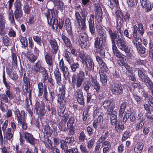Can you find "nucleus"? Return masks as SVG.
I'll return each mask as SVG.
<instances>
[{
    "mask_svg": "<svg viewBox=\"0 0 153 153\" xmlns=\"http://www.w3.org/2000/svg\"><path fill=\"white\" fill-rule=\"evenodd\" d=\"M98 33L100 35V37L95 38L94 47L95 49L102 47L103 40H105L106 38V35L105 31L103 29L101 25L99 23H97L96 25Z\"/></svg>",
    "mask_w": 153,
    "mask_h": 153,
    "instance_id": "nucleus-1",
    "label": "nucleus"
},
{
    "mask_svg": "<svg viewBox=\"0 0 153 153\" xmlns=\"http://www.w3.org/2000/svg\"><path fill=\"white\" fill-rule=\"evenodd\" d=\"M80 57L83 64L85 65V75H90V71L94 70V65L92 58L89 55L85 56L84 53H80Z\"/></svg>",
    "mask_w": 153,
    "mask_h": 153,
    "instance_id": "nucleus-2",
    "label": "nucleus"
},
{
    "mask_svg": "<svg viewBox=\"0 0 153 153\" xmlns=\"http://www.w3.org/2000/svg\"><path fill=\"white\" fill-rule=\"evenodd\" d=\"M82 14V18L78 12L76 11L75 13V18L80 27L84 30L86 29V27L85 25L86 17L88 14V11L85 9L81 10L80 12Z\"/></svg>",
    "mask_w": 153,
    "mask_h": 153,
    "instance_id": "nucleus-3",
    "label": "nucleus"
},
{
    "mask_svg": "<svg viewBox=\"0 0 153 153\" xmlns=\"http://www.w3.org/2000/svg\"><path fill=\"white\" fill-rule=\"evenodd\" d=\"M116 44L120 49L123 51L128 50V47L126 44L125 39L120 32V34L118 35L117 39L115 40Z\"/></svg>",
    "mask_w": 153,
    "mask_h": 153,
    "instance_id": "nucleus-4",
    "label": "nucleus"
},
{
    "mask_svg": "<svg viewBox=\"0 0 153 153\" xmlns=\"http://www.w3.org/2000/svg\"><path fill=\"white\" fill-rule=\"evenodd\" d=\"M103 107L107 110L108 114H111L114 108L115 104L112 99H108L104 101L102 104Z\"/></svg>",
    "mask_w": 153,
    "mask_h": 153,
    "instance_id": "nucleus-5",
    "label": "nucleus"
},
{
    "mask_svg": "<svg viewBox=\"0 0 153 153\" xmlns=\"http://www.w3.org/2000/svg\"><path fill=\"white\" fill-rule=\"evenodd\" d=\"M47 18L48 22L49 25L52 24V21L57 16V11L53 9L47 10L44 13Z\"/></svg>",
    "mask_w": 153,
    "mask_h": 153,
    "instance_id": "nucleus-6",
    "label": "nucleus"
},
{
    "mask_svg": "<svg viewBox=\"0 0 153 153\" xmlns=\"http://www.w3.org/2000/svg\"><path fill=\"white\" fill-rule=\"evenodd\" d=\"M34 108L39 115L43 116L45 115L46 111L45 110V104L44 102H36Z\"/></svg>",
    "mask_w": 153,
    "mask_h": 153,
    "instance_id": "nucleus-7",
    "label": "nucleus"
},
{
    "mask_svg": "<svg viewBox=\"0 0 153 153\" xmlns=\"http://www.w3.org/2000/svg\"><path fill=\"white\" fill-rule=\"evenodd\" d=\"M94 11L95 12V17L98 22L102 21V9L98 3H96L94 4Z\"/></svg>",
    "mask_w": 153,
    "mask_h": 153,
    "instance_id": "nucleus-8",
    "label": "nucleus"
},
{
    "mask_svg": "<svg viewBox=\"0 0 153 153\" xmlns=\"http://www.w3.org/2000/svg\"><path fill=\"white\" fill-rule=\"evenodd\" d=\"M39 89V96H41L43 93V97L46 101H48L49 99L48 97V92L46 86L44 87L43 82H40L38 84Z\"/></svg>",
    "mask_w": 153,
    "mask_h": 153,
    "instance_id": "nucleus-9",
    "label": "nucleus"
},
{
    "mask_svg": "<svg viewBox=\"0 0 153 153\" xmlns=\"http://www.w3.org/2000/svg\"><path fill=\"white\" fill-rule=\"evenodd\" d=\"M124 88L123 86L121 84H115L111 86V90L114 94L119 96L123 93Z\"/></svg>",
    "mask_w": 153,
    "mask_h": 153,
    "instance_id": "nucleus-10",
    "label": "nucleus"
},
{
    "mask_svg": "<svg viewBox=\"0 0 153 153\" xmlns=\"http://www.w3.org/2000/svg\"><path fill=\"white\" fill-rule=\"evenodd\" d=\"M88 42V36L85 33L80 34L79 40V43L82 48H85Z\"/></svg>",
    "mask_w": 153,
    "mask_h": 153,
    "instance_id": "nucleus-11",
    "label": "nucleus"
},
{
    "mask_svg": "<svg viewBox=\"0 0 153 153\" xmlns=\"http://www.w3.org/2000/svg\"><path fill=\"white\" fill-rule=\"evenodd\" d=\"M64 22V21L62 19H59V20H58L55 17L52 21V24L50 25L52 26V27L53 30H56L58 27H59V29H61L62 28Z\"/></svg>",
    "mask_w": 153,
    "mask_h": 153,
    "instance_id": "nucleus-12",
    "label": "nucleus"
},
{
    "mask_svg": "<svg viewBox=\"0 0 153 153\" xmlns=\"http://www.w3.org/2000/svg\"><path fill=\"white\" fill-rule=\"evenodd\" d=\"M13 111L18 122L25 119V112L24 111L22 110L20 111L17 107L16 106Z\"/></svg>",
    "mask_w": 153,
    "mask_h": 153,
    "instance_id": "nucleus-13",
    "label": "nucleus"
},
{
    "mask_svg": "<svg viewBox=\"0 0 153 153\" xmlns=\"http://www.w3.org/2000/svg\"><path fill=\"white\" fill-rule=\"evenodd\" d=\"M115 14L117 21V29L118 30H119L122 27L121 21L122 20L123 16L121 12L119 10L116 12Z\"/></svg>",
    "mask_w": 153,
    "mask_h": 153,
    "instance_id": "nucleus-14",
    "label": "nucleus"
},
{
    "mask_svg": "<svg viewBox=\"0 0 153 153\" xmlns=\"http://www.w3.org/2000/svg\"><path fill=\"white\" fill-rule=\"evenodd\" d=\"M23 136L26 141L32 145H34L36 143V139L31 134L27 133L24 132Z\"/></svg>",
    "mask_w": 153,
    "mask_h": 153,
    "instance_id": "nucleus-15",
    "label": "nucleus"
},
{
    "mask_svg": "<svg viewBox=\"0 0 153 153\" xmlns=\"http://www.w3.org/2000/svg\"><path fill=\"white\" fill-rule=\"evenodd\" d=\"M6 21L3 16L1 14H0V35L4 36L6 33V32L4 29L5 28V24Z\"/></svg>",
    "mask_w": 153,
    "mask_h": 153,
    "instance_id": "nucleus-16",
    "label": "nucleus"
},
{
    "mask_svg": "<svg viewBox=\"0 0 153 153\" xmlns=\"http://www.w3.org/2000/svg\"><path fill=\"white\" fill-rule=\"evenodd\" d=\"M96 59L100 68L99 71H107L108 69L102 58L99 56H97L96 57Z\"/></svg>",
    "mask_w": 153,
    "mask_h": 153,
    "instance_id": "nucleus-17",
    "label": "nucleus"
},
{
    "mask_svg": "<svg viewBox=\"0 0 153 153\" xmlns=\"http://www.w3.org/2000/svg\"><path fill=\"white\" fill-rule=\"evenodd\" d=\"M118 31L119 32L115 31H114V33H113L111 29H109L108 31L109 35L110 36L112 45H116L115 40V39H117L118 35L120 34V32H121L120 29Z\"/></svg>",
    "mask_w": 153,
    "mask_h": 153,
    "instance_id": "nucleus-18",
    "label": "nucleus"
},
{
    "mask_svg": "<svg viewBox=\"0 0 153 153\" xmlns=\"http://www.w3.org/2000/svg\"><path fill=\"white\" fill-rule=\"evenodd\" d=\"M103 121V118L101 115H99L97 118L95 119L93 123V125L94 128L96 129L97 127L101 126L102 124Z\"/></svg>",
    "mask_w": 153,
    "mask_h": 153,
    "instance_id": "nucleus-19",
    "label": "nucleus"
},
{
    "mask_svg": "<svg viewBox=\"0 0 153 153\" xmlns=\"http://www.w3.org/2000/svg\"><path fill=\"white\" fill-rule=\"evenodd\" d=\"M111 145L109 141H105L102 143V148H103V153H109L111 150Z\"/></svg>",
    "mask_w": 153,
    "mask_h": 153,
    "instance_id": "nucleus-20",
    "label": "nucleus"
},
{
    "mask_svg": "<svg viewBox=\"0 0 153 153\" xmlns=\"http://www.w3.org/2000/svg\"><path fill=\"white\" fill-rule=\"evenodd\" d=\"M14 132L12 131L11 128H7L4 133V140H10L13 137Z\"/></svg>",
    "mask_w": 153,
    "mask_h": 153,
    "instance_id": "nucleus-21",
    "label": "nucleus"
},
{
    "mask_svg": "<svg viewBox=\"0 0 153 153\" xmlns=\"http://www.w3.org/2000/svg\"><path fill=\"white\" fill-rule=\"evenodd\" d=\"M117 110H115L112 111V112L111 115L110 123L112 125H115V123L117 122Z\"/></svg>",
    "mask_w": 153,
    "mask_h": 153,
    "instance_id": "nucleus-22",
    "label": "nucleus"
},
{
    "mask_svg": "<svg viewBox=\"0 0 153 153\" xmlns=\"http://www.w3.org/2000/svg\"><path fill=\"white\" fill-rule=\"evenodd\" d=\"M42 62L40 60L38 61L35 63L33 66V70L36 73L38 72H40V71H42L45 68L41 65Z\"/></svg>",
    "mask_w": 153,
    "mask_h": 153,
    "instance_id": "nucleus-23",
    "label": "nucleus"
},
{
    "mask_svg": "<svg viewBox=\"0 0 153 153\" xmlns=\"http://www.w3.org/2000/svg\"><path fill=\"white\" fill-rule=\"evenodd\" d=\"M54 74L56 83L57 84H59L61 83V73L58 68H56L55 69Z\"/></svg>",
    "mask_w": 153,
    "mask_h": 153,
    "instance_id": "nucleus-24",
    "label": "nucleus"
},
{
    "mask_svg": "<svg viewBox=\"0 0 153 153\" xmlns=\"http://www.w3.org/2000/svg\"><path fill=\"white\" fill-rule=\"evenodd\" d=\"M45 58L47 63L49 66L51 67L53 63V58L50 53L46 52L45 54Z\"/></svg>",
    "mask_w": 153,
    "mask_h": 153,
    "instance_id": "nucleus-25",
    "label": "nucleus"
},
{
    "mask_svg": "<svg viewBox=\"0 0 153 153\" xmlns=\"http://www.w3.org/2000/svg\"><path fill=\"white\" fill-rule=\"evenodd\" d=\"M65 105H61L58 111V115L60 117H63L62 119L65 118L67 116V119L68 118V114L65 113L64 112L65 109Z\"/></svg>",
    "mask_w": 153,
    "mask_h": 153,
    "instance_id": "nucleus-26",
    "label": "nucleus"
},
{
    "mask_svg": "<svg viewBox=\"0 0 153 153\" xmlns=\"http://www.w3.org/2000/svg\"><path fill=\"white\" fill-rule=\"evenodd\" d=\"M64 119H62L58 125V128L60 131H65V124L68 120L67 116Z\"/></svg>",
    "mask_w": 153,
    "mask_h": 153,
    "instance_id": "nucleus-27",
    "label": "nucleus"
},
{
    "mask_svg": "<svg viewBox=\"0 0 153 153\" xmlns=\"http://www.w3.org/2000/svg\"><path fill=\"white\" fill-rule=\"evenodd\" d=\"M106 72L99 71L100 80L101 82L102 85H106L107 82L106 76L105 73V72Z\"/></svg>",
    "mask_w": 153,
    "mask_h": 153,
    "instance_id": "nucleus-28",
    "label": "nucleus"
},
{
    "mask_svg": "<svg viewBox=\"0 0 153 153\" xmlns=\"http://www.w3.org/2000/svg\"><path fill=\"white\" fill-rule=\"evenodd\" d=\"M52 1L57 9L62 12L63 9V2L60 0H52Z\"/></svg>",
    "mask_w": 153,
    "mask_h": 153,
    "instance_id": "nucleus-29",
    "label": "nucleus"
},
{
    "mask_svg": "<svg viewBox=\"0 0 153 153\" xmlns=\"http://www.w3.org/2000/svg\"><path fill=\"white\" fill-rule=\"evenodd\" d=\"M49 43L51 46L53 50L54 53L56 54L57 51L58 46L56 40L55 39H51L49 40Z\"/></svg>",
    "mask_w": 153,
    "mask_h": 153,
    "instance_id": "nucleus-30",
    "label": "nucleus"
},
{
    "mask_svg": "<svg viewBox=\"0 0 153 153\" xmlns=\"http://www.w3.org/2000/svg\"><path fill=\"white\" fill-rule=\"evenodd\" d=\"M112 49L114 55L120 59H124V58L123 57V56H124V55L122 54L117 49L116 45H112Z\"/></svg>",
    "mask_w": 153,
    "mask_h": 153,
    "instance_id": "nucleus-31",
    "label": "nucleus"
},
{
    "mask_svg": "<svg viewBox=\"0 0 153 153\" xmlns=\"http://www.w3.org/2000/svg\"><path fill=\"white\" fill-rule=\"evenodd\" d=\"M65 52L64 56L66 60L70 64H72L74 63V60L71 56V53L70 52L67 51H66Z\"/></svg>",
    "mask_w": 153,
    "mask_h": 153,
    "instance_id": "nucleus-32",
    "label": "nucleus"
},
{
    "mask_svg": "<svg viewBox=\"0 0 153 153\" xmlns=\"http://www.w3.org/2000/svg\"><path fill=\"white\" fill-rule=\"evenodd\" d=\"M43 142L45 144V146L48 149H52L53 145L51 140L48 137H45Z\"/></svg>",
    "mask_w": 153,
    "mask_h": 153,
    "instance_id": "nucleus-33",
    "label": "nucleus"
},
{
    "mask_svg": "<svg viewBox=\"0 0 153 153\" xmlns=\"http://www.w3.org/2000/svg\"><path fill=\"white\" fill-rule=\"evenodd\" d=\"M44 133L46 134L47 136V137H49L52 134V130L48 125L45 126L43 127Z\"/></svg>",
    "mask_w": 153,
    "mask_h": 153,
    "instance_id": "nucleus-34",
    "label": "nucleus"
},
{
    "mask_svg": "<svg viewBox=\"0 0 153 153\" xmlns=\"http://www.w3.org/2000/svg\"><path fill=\"white\" fill-rule=\"evenodd\" d=\"M7 74L9 75V77L13 80H16L18 78V76L17 74L13 72L10 69L7 71Z\"/></svg>",
    "mask_w": 153,
    "mask_h": 153,
    "instance_id": "nucleus-35",
    "label": "nucleus"
},
{
    "mask_svg": "<svg viewBox=\"0 0 153 153\" xmlns=\"http://www.w3.org/2000/svg\"><path fill=\"white\" fill-rule=\"evenodd\" d=\"M61 38L66 45L70 48L71 46L72 45L70 39L65 35H62Z\"/></svg>",
    "mask_w": 153,
    "mask_h": 153,
    "instance_id": "nucleus-36",
    "label": "nucleus"
},
{
    "mask_svg": "<svg viewBox=\"0 0 153 153\" xmlns=\"http://www.w3.org/2000/svg\"><path fill=\"white\" fill-rule=\"evenodd\" d=\"M144 145L141 142H139L137 143L134 150V153H139L138 151H141L143 148Z\"/></svg>",
    "mask_w": 153,
    "mask_h": 153,
    "instance_id": "nucleus-37",
    "label": "nucleus"
},
{
    "mask_svg": "<svg viewBox=\"0 0 153 153\" xmlns=\"http://www.w3.org/2000/svg\"><path fill=\"white\" fill-rule=\"evenodd\" d=\"M137 125L136 128L137 129L139 130L141 129L144 125V122L142 119L140 117L136 120Z\"/></svg>",
    "mask_w": 153,
    "mask_h": 153,
    "instance_id": "nucleus-38",
    "label": "nucleus"
},
{
    "mask_svg": "<svg viewBox=\"0 0 153 153\" xmlns=\"http://www.w3.org/2000/svg\"><path fill=\"white\" fill-rule=\"evenodd\" d=\"M138 74L139 77L142 81L148 77L147 75H145V71L144 70H139Z\"/></svg>",
    "mask_w": 153,
    "mask_h": 153,
    "instance_id": "nucleus-39",
    "label": "nucleus"
},
{
    "mask_svg": "<svg viewBox=\"0 0 153 153\" xmlns=\"http://www.w3.org/2000/svg\"><path fill=\"white\" fill-rule=\"evenodd\" d=\"M58 98L57 101L58 103H59L60 106L65 105V95H61L59 94L58 96Z\"/></svg>",
    "mask_w": 153,
    "mask_h": 153,
    "instance_id": "nucleus-40",
    "label": "nucleus"
},
{
    "mask_svg": "<svg viewBox=\"0 0 153 153\" xmlns=\"http://www.w3.org/2000/svg\"><path fill=\"white\" fill-rule=\"evenodd\" d=\"M15 18L17 20L23 16V13L22 10H15L14 12Z\"/></svg>",
    "mask_w": 153,
    "mask_h": 153,
    "instance_id": "nucleus-41",
    "label": "nucleus"
},
{
    "mask_svg": "<svg viewBox=\"0 0 153 153\" xmlns=\"http://www.w3.org/2000/svg\"><path fill=\"white\" fill-rule=\"evenodd\" d=\"M40 73L42 74V80L43 82H45L48 79V75L47 71L45 68L42 71H40Z\"/></svg>",
    "mask_w": 153,
    "mask_h": 153,
    "instance_id": "nucleus-42",
    "label": "nucleus"
},
{
    "mask_svg": "<svg viewBox=\"0 0 153 153\" xmlns=\"http://www.w3.org/2000/svg\"><path fill=\"white\" fill-rule=\"evenodd\" d=\"M19 39L23 47L25 48L27 46V40L26 37H23L20 35L19 36Z\"/></svg>",
    "mask_w": 153,
    "mask_h": 153,
    "instance_id": "nucleus-43",
    "label": "nucleus"
},
{
    "mask_svg": "<svg viewBox=\"0 0 153 153\" xmlns=\"http://www.w3.org/2000/svg\"><path fill=\"white\" fill-rule=\"evenodd\" d=\"M127 105V103L126 102H123L120 105L119 110V115H121L122 114L125 112Z\"/></svg>",
    "mask_w": 153,
    "mask_h": 153,
    "instance_id": "nucleus-44",
    "label": "nucleus"
},
{
    "mask_svg": "<svg viewBox=\"0 0 153 153\" xmlns=\"http://www.w3.org/2000/svg\"><path fill=\"white\" fill-rule=\"evenodd\" d=\"M142 82H144L146 85L149 88L153 86V82L149 77H147Z\"/></svg>",
    "mask_w": 153,
    "mask_h": 153,
    "instance_id": "nucleus-45",
    "label": "nucleus"
},
{
    "mask_svg": "<svg viewBox=\"0 0 153 153\" xmlns=\"http://www.w3.org/2000/svg\"><path fill=\"white\" fill-rule=\"evenodd\" d=\"M60 70L63 73V76L65 79H67L68 78L69 74L68 69V67L66 66L62 68H61Z\"/></svg>",
    "mask_w": 153,
    "mask_h": 153,
    "instance_id": "nucleus-46",
    "label": "nucleus"
},
{
    "mask_svg": "<svg viewBox=\"0 0 153 153\" xmlns=\"http://www.w3.org/2000/svg\"><path fill=\"white\" fill-rule=\"evenodd\" d=\"M95 51L96 53L99 54L102 58H104L105 57V49L103 47L95 49Z\"/></svg>",
    "mask_w": 153,
    "mask_h": 153,
    "instance_id": "nucleus-47",
    "label": "nucleus"
},
{
    "mask_svg": "<svg viewBox=\"0 0 153 153\" xmlns=\"http://www.w3.org/2000/svg\"><path fill=\"white\" fill-rule=\"evenodd\" d=\"M78 138L80 142H84L87 140L86 135L84 131H82L80 132Z\"/></svg>",
    "mask_w": 153,
    "mask_h": 153,
    "instance_id": "nucleus-48",
    "label": "nucleus"
},
{
    "mask_svg": "<svg viewBox=\"0 0 153 153\" xmlns=\"http://www.w3.org/2000/svg\"><path fill=\"white\" fill-rule=\"evenodd\" d=\"M133 39V42L135 45L136 47L141 46L142 45V40L139 37H134Z\"/></svg>",
    "mask_w": 153,
    "mask_h": 153,
    "instance_id": "nucleus-49",
    "label": "nucleus"
},
{
    "mask_svg": "<svg viewBox=\"0 0 153 153\" xmlns=\"http://www.w3.org/2000/svg\"><path fill=\"white\" fill-rule=\"evenodd\" d=\"M118 121L115 123V125H114L115 126L116 129L117 131L118 130H119V131L120 130H123L124 128V125L123 123L121 122H119L118 123Z\"/></svg>",
    "mask_w": 153,
    "mask_h": 153,
    "instance_id": "nucleus-50",
    "label": "nucleus"
},
{
    "mask_svg": "<svg viewBox=\"0 0 153 153\" xmlns=\"http://www.w3.org/2000/svg\"><path fill=\"white\" fill-rule=\"evenodd\" d=\"M108 3L110 8L113 9L116 4L118 3V0H108Z\"/></svg>",
    "mask_w": 153,
    "mask_h": 153,
    "instance_id": "nucleus-51",
    "label": "nucleus"
},
{
    "mask_svg": "<svg viewBox=\"0 0 153 153\" xmlns=\"http://www.w3.org/2000/svg\"><path fill=\"white\" fill-rule=\"evenodd\" d=\"M83 85L84 90L88 93L91 86L90 81L87 80L84 82Z\"/></svg>",
    "mask_w": 153,
    "mask_h": 153,
    "instance_id": "nucleus-52",
    "label": "nucleus"
},
{
    "mask_svg": "<svg viewBox=\"0 0 153 153\" xmlns=\"http://www.w3.org/2000/svg\"><path fill=\"white\" fill-rule=\"evenodd\" d=\"M60 148L63 150H64V151L68 149V147L67 144V143L64 140H62L60 141Z\"/></svg>",
    "mask_w": 153,
    "mask_h": 153,
    "instance_id": "nucleus-53",
    "label": "nucleus"
},
{
    "mask_svg": "<svg viewBox=\"0 0 153 153\" xmlns=\"http://www.w3.org/2000/svg\"><path fill=\"white\" fill-rule=\"evenodd\" d=\"M14 6L15 10H22V3L19 1L16 0L14 3Z\"/></svg>",
    "mask_w": 153,
    "mask_h": 153,
    "instance_id": "nucleus-54",
    "label": "nucleus"
},
{
    "mask_svg": "<svg viewBox=\"0 0 153 153\" xmlns=\"http://www.w3.org/2000/svg\"><path fill=\"white\" fill-rule=\"evenodd\" d=\"M31 8V7L29 6L28 3H25L24 4L23 10L25 13L28 14L30 12Z\"/></svg>",
    "mask_w": 153,
    "mask_h": 153,
    "instance_id": "nucleus-55",
    "label": "nucleus"
},
{
    "mask_svg": "<svg viewBox=\"0 0 153 153\" xmlns=\"http://www.w3.org/2000/svg\"><path fill=\"white\" fill-rule=\"evenodd\" d=\"M27 57L29 61L31 62H34L37 58V56L33 53L27 55Z\"/></svg>",
    "mask_w": 153,
    "mask_h": 153,
    "instance_id": "nucleus-56",
    "label": "nucleus"
},
{
    "mask_svg": "<svg viewBox=\"0 0 153 153\" xmlns=\"http://www.w3.org/2000/svg\"><path fill=\"white\" fill-rule=\"evenodd\" d=\"M95 139L92 138L88 141L87 143V147L88 149H91L93 148L95 142Z\"/></svg>",
    "mask_w": 153,
    "mask_h": 153,
    "instance_id": "nucleus-57",
    "label": "nucleus"
},
{
    "mask_svg": "<svg viewBox=\"0 0 153 153\" xmlns=\"http://www.w3.org/2000/svg\"><path fill=\"white\" fill-rule=\"evenodd\" d=\"M77 101L79 104L83 105L85 104L83 94L76 97Z\"/></svg>",
    "mask_w": 153,
    "mask_h": 153,
    "instance_id": "nucleus-58",
    "label": "nucleus"
},
{
    "mask_svg": "<svg viewBox=\"0 0 153 153\" xmlns=\"http://www.w3.org/2000/svg\"><path fill=\"white\" fill-rule=\"evenodd\" d=\"M3 82L7 90H10V83L6 81L4 73L3 75Z\"/></svg>",
    "mask_w": 153,
    "mask_h": 153,
    "instance_id": "nucleus-59",
    "label": "nucleus"
},
{
    "mask_svg": "<svg viewBox=\"0 0 153 153\" xmlns=\"http://www.w3.org/2000/svg\"><path fill=\"white\" fill-rule=\"evenodd\" d=\"M66 28L68 32H70L71 31L72 28L70 20L66 19L65 21Z\"/></svg>",
    "mask_w": 153,
    "mask_h": 153,
    "instance_id": "nucleus-60",
    "label": "nucleus"
},
{
    "mask_svg": "<svg viewBox=\"0 0 153 153\" xmlns=\"http://www.w3.org/2000/svg\"><path fill=\"white\" fill-rule=\"evenodd\" d=\"M74 118L73 117H71L67 123V128H70L71 127H74L73 125L74 123Z\"/></svg>",
    "mask_w": 153,
    "mask_h": 153,
    "instance_id": "nucleus-61",
    "label": "nucleus"
},
{
    "mask_svg": "<svg viewBox=\"0 0 153 153\" xmlns=\"http://www.w3.org/2000/svg\"><path fill=\"white\" fill-rule=\"evenodd\" d=\"M33 39L38 45L41 46L42 45V41L40 37L38 36H34L33 37Z\"/></svg>",
    "mask_w": 153,
    "mask_h": 153,
    "instance_id": "nucleus-62",
    "label": "nucleus"
},
{
    "mask_svg": "<svg viewBox=\"0 0 153 153\" xmlns=\"http://www.w3.org/2000/svg\"><path fill=\"white\" fill-rule=\"evenodd\" d=\"M70 66L71 70L73 72H75L77 69L79 67V64L77 62L74 63H73L71 64Z\"/></svg>",
    "mask_w": 153,
    "mask_h": 153,
    "instance_id": "nucleus-63",
    "label": "nucleus"
},
{
    "mask_svg": "<svg viewBox=\"0 0 153 153\" xmlns=\"http://www.w3.org/2000/svg\"><path fill=\"white\" fill-rule=\"evenodd\" d=\"M146 117L147 119L152 120L153 119V109H151L147 111L146 113Z\"/></svg>",
    "mask_w": 153,
    "mask_h": 153,
    "instance_id": "nucleus-64",
    "label": "nucleus"
}]
</instances>
